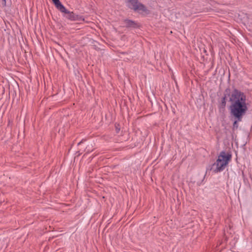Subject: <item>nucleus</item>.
Wrapping results in <instances>:
<instances>
[{
  "label": "nucleus",
  "instance_id": "f257e3e1",
  "mask_svg": "<svg viewBox=\"0 0 252 252\" xmlns=\"http://www.w3.org/2000/svg\"><path fill=\"white\" fill-rule=\"evenodd\" d=\"M229 96L230 114L238 121H241L248 109L246 95L243 92L234 89Z\"/></svg>",
  "mask_w": 252,
  "mask_h": 252
},
{
  "label": "nucleus",
  "instance_id": "f03ea898",
  "mask_svg": "<svg viewBox=\"0 0 252 252\" xmlns=\"http://www.w3.org/2000/svg\"><path fill=\"white\" fill-rule=\"evenodd\" d=\"M231 158V156L230 155H226L224 152H221L216 162L214 164V166H216L215 171L218 172L223 170L228 164Z\"/></svg>",
  "mask_w": 252,
  "mask_h": 252
},
{
  "label": "nucleus",
  "instance_id": "7ed1b4c3",
  "mask_svg": "<svg viewBox=\"0 0 252 252\" xmlns=\"http://www.w3.org/2000/svg\"><path fill=\"white\" fill-rule=\"evenodd\" d=\"M125 1L126 6L134 11L146 14L149 13L146 6L140 2L138 0H125Z\"/></svg>",
  "mask_w": 252,
  "mask_h": 252
},
{
  "label": "nucleus",
  "instance_id": "20e7f679",
  "mask_svg": "<svg viewBox=\"0 0 252 252\" xmlns=\"http://www.w3.org/2000/svg\"><path fill=\"white\" fill-rule=\"evenodd\" d=\"M61 12L64 13V17L71 21H76L78 20V15L75 14L73 12L67 10L65 8V10Z\"/></svg>",
  "mask_w": 252,
  "mask_h": 252
},
{
  "label": "nucleus",
  "instance_id": "39448f33",
  "mask_svg": "<svg viewBox=\"0 0 252 252\" xmlns=\"http://www.w3.org/2000/svg\"><path fill=\"white\" fill-rule=\"evenodd\" d=\"M56 7L60 11L65 10V7L61 3L60 0H52Z\"/></svg>",
  "mask_w": 252,
  "mask_h": 252
},
{
  "label": "nucleus",
  "instance_id": "423d86ee",
  "mask_svg": "<svg viewBox=\"0 0 252 252\" xmlns=\"http://www.w3.org/2000/svg\"><path fill=\"white\" fill-rule=\"evenodd\" d=\"M124 23L126 27H133L135 28L137 26V24L133 21L126 19L124 21Z\"/></svg>",
  "mask_w": 252,
  "mask_h": 252
},
{
  "label": "nucleus",
  "instance_id": "0eeeda50",
  "mask_svg": "<svg viewBox=\"0 0 252 252\" xmlns=\"http://www.w3.org/2000/svg\"><path fill=\"white\" fill-rule=\"evenodd\" d=\"M220 105L222 108L225 107L226 105V96H224L221 98Z\"/></svg>",
  "mask_w": 252,
  "mask_h": 252
},
{
  "label": "nucleus",
  "instance_id": "6e6552de",
  "mask_svg": "<svg viewBox=\"0 0 252 252\" xmlns=\"http://www.w3.org/2000/svg\"><path fill=\"white\" fill-rule=\"evenodd\" d=\"M238 122H239V121L237 120V119H236V121H235L233 123V128H237L238 127Z\"/></svg>",
  "mask_w": 252,
  "mask_h": 252
},
{
  "label": "nucleus",
  "instance_id": "1a4fd4ad",
  "mask_svg": "<svg viewBox=\"0 0 252 252\" xmlns=\"http://www.w3.org/2000/svg\"><path fill=\"white\" fill-rule=\"evenodd\" d=\"M2 4L3 6L6 5V0H2Z\"/></svg>",
  "mask_w": 252,
  "mask_h": 252
},
{
  "label": "nucleus",
  "instance_id": "9d476101",
  "mask_svg": "<svg viewBox=\"0 0 252 252\" xmlns=\"http://www.w3.org/2000/svg\"><path fill=\"white\" fill-rule=\"evenodd\" d=\"M82 142V141H80V142L78 143V145H80L81 144V143Z\"/></svg>",
  "mask_w": 252,
  "mask_h": 252
}]
</instances>
